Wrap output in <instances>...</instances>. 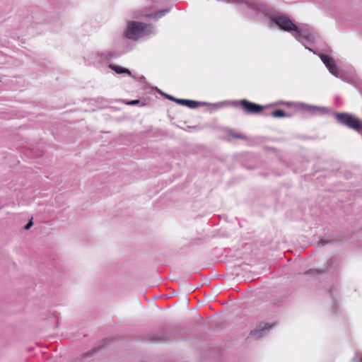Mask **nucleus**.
<instances>
[{
    "instance_id": "obj_1",
    "label": "nucleus",
    "mask_w": 362,
    "mask_h": 362,
    "mask_svg": "<svg viewBox=\"0 0 362 362\" xmlns=\"http://www.w3.org/2000/svg\"><path fill=\"white\" fill-rule=\"evenodd\" d=\"M154 28L151 24L129 21L127 22L124 35L127 38L137 40L153 33Z\"/></svg>"
},
{
    "instance_id": "obj_2",
    "label": "nucleus",
    "mask_w": 362,
    "mask_h": 362,
    "mask_svg": "<svg viewBox=\"0 0 362 362\" xmlns=\"http://www.w3.org/2000/svg\"><path fill=\"white\" fill-rule=\"evenodd\" d=\"M335 118L340 124L358 132H362V122L355 116L346 112H342L336 113Z\"/></svg>"
},
{
    "instance_id": "obj_3",
    "label": "nucleus",
    "mask_w": 362,
    "mask_h": 362,
    "mask_svg": "<svg viewBox=\"0 0 362 362\" xmlns=\"http://www.w3.org/2000/svg\"><path fill=\"white\" fill-rule=\"evenodd\" d=\"M238 103L241 105L243 110L247 114L259 113L264 108L263 106L253 103L245 99L240 101H233L232 103L233 105H237Z\"/></svg>"
},
{
    "instance_id": "obj_4",
    "label": "nucleus",
    "mask_w": 362,
    "mask_h": 362,
    "mask_svg": "<svg viewBox=\"0 0 362 362\" xmlns=\"http://www.w3.org/2000/svg\"><path fill=\"white\" fill-rule=\"evenodd\" d=\"M320 59L322 62L324 63L325 66L327 68L329 71L335 77L342 78L337 67L336 65L335 62L332 58L326 55V54H321Z\"/></svg>"
},
{
    "instance_id": "obj_5",
    "label": "nucleus",
    "mask_w": 362,
    "mask_h": 362,
    "mask_svg": "<svg viewBox=\"0 0 362 362\" xmlns=\"http://www.w3.org/2000/svg\"><path fill=\"white\" fill-rule=\"evenodd\" d=\"M229 104H230V102H228V101H222V102L210 104V103H208L206 102H198V101H195V100H188V103H187V107L192 108V109H194V108L198 107L199 106L212 105L216 109H218V108L223 107Z\"/></svg>"
},
{
    "instance_id": "obj_6",
    "label": "nucleus",
    "mask_w": 362,
    "mask_h": 362,
    "mask_svg": "<svg viewBox=\"0 0 362 362\" xmlns=\"http://www.w3.org/2000/svg\"><path fill=\"white\" fill-rule=\"evenodd\" d=\"M273 327V324H259L254 330L250 332L251 337H254L255 339H259L265 334H267Z\"/></svg>"
},
{
    "instance_id": "obj_7",
    "label": "nucleus",
    "mask_w": 362,
    "mask_h": 362,
    "mask_svg": "<svg viewBox=\"0 0 362 362\" xmlns=\"http://www.w3.org/2000/svg\"><path fill=\"white\" fill-rule=\"evenodd\" d=\"M296 106L297 110H303L311 114H315L317 112H327V109L324 107L309 105L304 103H298Z\"/></svg>"
},
{
    "instance_id": "obj_8",
    "label": "nucleus",
    "mask_w": 362,
    "mask_h": 362,
    "mask_svg": "<svg viewBox=\"0 0 362 362\" xmlns=\"http://www.w3.org/2000/svg\"><path fill=\"white\" fill-rule=\"evenodd\" d=\"M170 10V8H168L161 11H159L158 12H156L155 13H141L136 15L135 17L136 18H141V17H153L156 19L160 18L163 16H164L166 13H168Z\"/></svg>"
},
{
    "instance_id": "obj_9",
    "label": "nucleus",
    "mask_w": 362,
    "mask_h": 362,
    "mask_svg": "<svg viewBox=\"0 0 362 362\" xmlns=\"http://www.w3.org/2000/svg\"><path fill=\"white\" fill-rule=\"evenodd\" d=\"M109 68L115 71L117 74H127L130 76H132V72L130 70L122 66H116L115 64H110Z\"/></svg>"
},
{
    "instance_id": "obj_10",
    "label": "nucleus",
    "mask_w": 362,
    "mask_h": 362,
    "mask_svg": "<svg viewBox=\"0 0 362 362\" xmlns=\"http://www.w3.org/2000/svg\"><path fill=\"white\" fill-rule=\"evenodd\" d=\"M271 116L273 117H289L290 115L282 110H276L271 113Z\"/></svg>"
},
{
    "instance_id": "obj_11",
    "label": "nucleus",
    "mask_w": 362,
    "mask_h": 362,
    "mask_svg": "<svg viewBox=\"0 0 362 362\" xmlns=\"http://www.w3.org/2000/svg\"><path fill=\"white\" fill-rule=\"evenodd\" d=\"M298 103H293V102H286L285 101V103H284V105L288 107H294L295 109H296V105H297Z\"/></svg>"
},
{
    "instance_id": "obj_12",
    "label": "nucleus",
    "mask_w": 362,
    "mask_h": 362,
    "mask_svg": "<svg viewBox=\"0 0 362 362\" xmlns=\"http://www.w3.org/2000/svg\"><path fill=\"white\" fill-rule=\"evenodd\" d=\"M176 103L185 106H187V103H188V100L186 99H177L176 100Z\"/></svg>"
},
{
    "instance_id": "obj_13",
    "label": "nucleus",
    "mask_w": 362,
    "mask_h": 362,
    "mask_svg": "<svg viewBox=\"0 0 362 362\" xmlns=\"http://www.w3.org/2000/svg\"><path fill=\"white\" fill-rule=\"evenodd\" d=\"M33 221L30 220L28 223L25 226V229L28 230L33 226Z\"/></svg>"
},
{
    "instance_id": "obj_14",
    "label": "nucleus",
    "mask_w": 362,
    "mask_h": 362,
    "mask_svg": "<svg viewBox=\"0 0 362 362\" xmlns=\"http://www.w3.org/2000/svg\"><path fill=\"white\" fill-rule=\"evenodd\" d=\"M139 103V100H131V101L128 102L127 104L130 105H134L136 104H138Z\"/></svg>"
},
{
    "instance_id": "obj_15",
    "label": "nucleus",
    "mask_w": 362,
    "mask_h": 362,
    "mask_svg": "<svg viewBox=\"0 0 362 362\" xmlns=\"http://www.w3.org/2000/svg\"><path fill=\"white\" fill-rule=\"evenodd\" d=\"M165 97H166L167 98H168V99H169V100H173V101L176 102V100H177V98H174V97H173V96H172V95H168V94H165Z\"/></svg>"
},
{
    "instance_id": "obj_16",
    "label": "nucleus",
    "mask_w": 362,
    "mask_h": 362,
    "mask_svg": "<svg viewBox=\"0 0 362 362\" xmlns=\"http://www.w3.org/2000/svg\"><path fill=\"white\" fill-rule=\"evenodd\" d=\"M285 101H279L276 105H284Z\"/></svg>"
},
{
    "instance_id": "obj_17",
    "label": "nucleus",
    "mask_w": 362,
    "mask_h": 362,
    "mask_svg": "<svg viewBox=\"0 0 362 362\" xmlns=\"http://www.w3.org/2000/svg\"><path fill=\"white\" fill-rule=\"evenodd\" d=\"M232 136L235 138H241V136L238 134H232Z\"/></svg>"
},
{
    "instance_id": "obj_18",
    "label": "nucleus",
    "mask_w": 362,
    "mask_h": 362,
    "mask_svg": "<svg viewBox=\"0 0 362 362\" xmlns=\"http://www.w3.org/2000/svg\"><path fill=\"white\" fill-rule=\"evenodd\" d=\"M319 244H320V245H325V241H324V240H320V241H319Z\"/></svg>"
},
{
    "instance_id": "obj_19",
    "label": "nucleus",
    "mask_w": 362,
    "mask_h": 362,
    "mask_svg": "<svg viewBox=\"0 0 362 362\" xmlns=\"http://www.w3.org/2000/svg\"><path fill=\"white\" fill-rule=\"evenodd\" d=\"M358 362H362V355L358 358Z\"/></svg>"
},
{
    "instance_id": "obj_20",
    "label": "nucleus",
    "mask_w": 362,
    "mask_h": 362,
    "mask_svg": "<svg viewBox=\"0 0 362 362\" xmlns=\"http://www.w3.org/2000/svg\"><path fill=\"white\" fill-rule=\"evenodd\" d=\"M359 134H361L362 135V132H358Z\"/></svg>"
}]
</instances>
